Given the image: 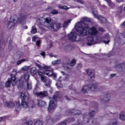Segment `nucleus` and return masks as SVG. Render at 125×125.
<instances>
[{"label": "nucleus", "instance_id": "1", "mask_svg": "<svg viewBox=\"0 0 125 125\" xmlns=\"http://www.w3.org/2000/svg\"><path fill=\"white\" fill-rule=\"evenodd\" d=\"M90 22V20L86 17L82 18L81 22L77 23L75 26V28L82 37H84L90 34L91 36H94L96 34H98V31L95 27H92L90 28L88 27Z\"/></svg>", "mask_w": 125, "mask_h": 125}, {"label": "nucleus", "instance_id": "2", "mask_svg": "<svg viewBox=\"0 0 125 125\" xmlns=\"http://www.w3.org/2000/svg\"><path fill=\"white\" fill-rule=\"evenodd\" d=\"M40 23H41V24L46 23V28L49 29V30H51L52 32H56V31H58V30H59V29L62 27V23L60 22L58 23L53 22L51 21L50 18H47L46 19L41 18Z\"/></svg>", "mask_w": 125, "mask_h": 125}, {"label": "nucleus", "instance_id": "3", "mask_svg": "<svg viewBox=\"0 0 125 125\" xmlns=\"http://www.w3.org/2000/svg\"><path fill=\"white\" fill-rule=\"evenodd\" d=\"M20 97L21 99V106L24 109H27L29 106L28 101H29V93L28 92L22 93L21 92L19 94Z\"/></svg>", "mask_w": 125, "mask_h": 125}, {"label": "nucleus", "instance_id": "4", "mask_svg": "<svg viewBox=\"0 0 125 125\" xmlns=\"http://www.w3.org/2000/svg\"><path fill=\"white\" fill-rule=\"evenodd\" d=\"M99 90L100 89L97 84H89L84 86L82 88L81 91L83 93H87L88 91H99Z\"/></svg>", "mask_w": 125, "mask_h": 125}, {"label": "nucleus", "instance_id": "5", "mask_svg": "<svg viewBox=\"0 0 125 125\" xmlns=\"http://www.w3.org/2000/svg\"><path fill=\"white\" fill-rule=\"evenodd\" d=\"M24 78L25 82L23 83H21V84H19V87H22V88H24V89H28L29 90L32 89V83L28 82V81H29V79H30V75H29V73H25L24 74Z\"/></svg>", "mask_w": 125, "mask_h": 125}, {"label": "nucleus", "instance_id": "6", "mask_svg": "<svg viewBox=\"0 0 125 125\" xmlns=\"http://www.w3.org/2000/svg\"><path fill=\"white\" fill-rule=\"evenodd\" d=\"M57 102V96L54 95L53 98H51L50 100V103L49 104V106L48 107V112L49 113H52L53 111L56 109L57 105L56 103Z\"/></svg>", "mask_w": 125, "mask_h": 125}, {"label": "nucleus", "instance_id": "7", "mask_svg": "<svg viewBox=\"0 0 125 125\" xmlns=\"http://www.w3.org/2000/svg\"><path fill=\"white\" fill-rule=\"evenodd\" d=\"M68 40L70 42H79L81 40L80 35L75 32H71L68 34Z\"/></svg>", "mask_w": 125, "mask_h": 125}, {"label": "nucleus", "instance_id": "8", "mask_svg": "<svg viewBox=\"0 0 125 125\" xmlns=\"http://www.w3.org/2000/svg\"><path fill=\"white\" fill-rule=\"evenodd\" d=\"M87 35H89V36H90V37L88 38L87 42L86 43L87 45H89V46H90L91 45H92L93 44H96L97 42L94 41L93 38H94V37H95L97 35V33H96L94 35H90V34H86V36H87Z\"/></svg>", "mask_w": 125, "mask_h": 125}, {"label": "nucleus", "instance_id": "9", "mask_svg": "<svg viewBox=\"0 0 125 125\" xmlns=\"http://www.w3.org/2000/svg\"><path fill=\"white\" fill-rule=\"evenodd\" d=\"M17 20H15L14 17H11L10 20L8 21L7 23V27L9 29H11V28H13L15 25L17 23Z\"/></svg>", "mask_w": 125, "mask_h": 125}, {"label": "nucleus", "instance_id": "10", "mask_svg": "<svg viewBox=\"0 0 125 125\" xmlns=\"http://www.w3.org/2000/svg\"><path fill=\"white\" fill-rule=\"evenodd\" d=\"M27 19V16L24 14L21 13L19 15L18 20L21 25H25L26 24V20Z\"/></svg>", "mask_w": 125, "mask_h": 125}, {"label": "nucleus", "instance_id": "11", "mask_svg": "<svg viewBox=\"0 0 125 125\" xmlns=\"http://www.w3.org/2000/svg\"><path fill=\"white\" fill-rule=\"evenodd\" d=\"M115 69L118 72H125V62L117 64Z\"/></svg>", "mask_w": 125, "mask_h": 125}, {"label": "nucleus", "instance_id": "12", "mask_svg": "<svg viewBox=\"0 0 125 125\" xmlns=\"http://www.w3.org/2000/svg\"><path fill=\"white\" fill-rule=\"evenodd\" d=\"M92 13L94 15V16L96 17V18H97V19H98L99 20H100V21H101L102 23H106L107 21L106 19L101 16L98 15L96 12L92 11Z\"/></svg>", "mask_w": 125, "mask_h": 125}, {"label": "nucleus", "instance_id": "13", "mask_svg": "<svg viewBox=\"0 0 125 125\" xmlns=\"http://www.w3.org/2000/svg\"><path fill=\"white\" fill-rule=\"evenodd\" d=\"M11 84L14 86V85L16 84V81H14L12 80V79L8 78L7 81L5 83V87H10V85H11Z\"/></svg>", "mask_w": 125, "mask_h": 125}, {"label": "nucleus", "instance_id": "14", "mask_svg": "<svg viewBox=\"0 0 125 125\" xmlns=\"http://www.w3.org/2000/svg\"><path fill=\"white\" fill-rule=\"evenodd\" d=\"M36 95L38 97H40V98H42L43 97H45L47 96V91H44L43 92H40L35 93Z\"/></svg>", "mask_w": 125, "mask_h": 125}, {"label": "nucleus", "instance_id": "15", "mask_svg": "<svg viewBox=\"0 0 125 125\" xmlns=\"http://www.w3.org/2000/svg\"><path fill=\"white\" fill-rule=\"evenodd\" d=\"M54 124L53 119L51 117H47L45 120V125H52Z\"/></svg>", "mask_w": 125, "mask_h": 125}, {"label": "nucleus", "instance_id": "16", "mask_svg": "<svg viewBox=\"0 0 125 125\" xmlns=\"http://www.w3.org/2000/svg\"><path fill=\"white\" fill-rule=\"evenodd\" d=\"M38 74L41 78V81H44L45 77H44V71L39 69L38 71Z\"/></svg>", "mask_w": 125, "mask_h": 125}, {"label": "nucleus", "instance_id": "17", "mask_svg": "<svg viewBox=\"0 0 125 125\" xmlns=\"http://www.w3.org/2000/svg\"><path fill=\"white\" fill-rule=\"evenodd\" d=\"M44 74L45 75H47V76H49L50 77V76H54L55 77H56L57 76V74L55 73H53V71L50 70H46L44 71Z\"/></svg>", "mask_w": 125, "mask_h": 125}, {"label": "nucleus", "instance_id": "18", "mask_svg": "<svg viewBox=\"0 0 125 125\" xmlns=\"http://www.w3.org/2000/svg\"><path fill=\"white\" fill-rule=\"evenodd\" d=\"M87 74L88 75L90 79L93 80L94 79V73L90 69H88L86 71Z\"/></svg>", "mask_w": 125, "mask_h": 125}, {"label": "nucleus", "instance_id": "19", "mask_svg": "<svg viewBox=\"0 0 125 125\" xmlns=\"http://www.w3.org/2000/svg\"><path fill=\"white\" fill-rule=\"evenodd\" d=\"M5 105L8 108H14L15 106V103L13 102H9L5 103Z\"/></svg>", "mask_w": 125, "mask_h": 125}, {"label": "nucleus", "instance_id": "20", "mask_svg": "<svg viewBox=\"0 0 125 125\" xmlns=\"http://www.w3.org/2000/svg\"><path fill=\"white\" fill-rule=\"evenodd\" d=\"M42 82H43V83H44V84L46 86H50V83H51V81H50V79L45 77L44 80L42 81Z\"/></svg>", "mask_w": 125, "mask_h": 125}, {"label": "nucleus", "instance_id": "21", "mask_svg": "<svg viewBox=\"0 0 125 125\" xmlns=\"http://www.w3.org/2000/svg\"><path fill=\"white\" fill-rule=\"evenodd\" d=\"M17 74V72H16V70H13V71L11 72V80H12V81H14L15 82V81L16 80V75Z\"/></svg>", "mask_w": 125, "mask_h": 125}, {"label": "nucleus", "instance_id": "22", "mask_svg": "<svg viewBox=\"0 0 125 125\" xmlns=\"http://www.w3.org/2000/svg\"><path fill=\"white\" fill-rule=\"evenodd\" d=\"M71 21H72V20L65 21L63 23V25L62 24V27H61V28H62V27H63V28H66V27L69 26V24L71 23Z\"/></svg>", "mask_w": 125, "mask_h": 125}, {"label": "nucleus", "instance_id": "23", "mask_svg": "<svg viewBox=\"0 0 125 125\" xmlns=\"http://www.w3.org/2000/svg\"><path fill=\"white\" fill-rule=\"evenodd\" d=\"M69 115H81V111L78 110H72L69 112Z\"/></svg>", "mask_w": 125, "mask_h": 125}, {"label": "nucleus", "instance_id": "24", "mask_svg": "<svg viewBox=\"0 0 125 125\" xmlns=\"http://www.w3.org/2000/svg\"><path fill=\"white\" fill-rule=\"evenodd\" d=\"M30 74L32 76H35L37 74V68L32 67L30 69Z\"/></svg>", "mask_w": 125, "mask_h": 125}, {"label": "nucleus", "instance_id": "25", "mask_svg": "<svg viewBox=\"0 0 125 125\" xmlns=\"http://www.w3.org/2000/svg\"><path fill=\"white\" fill-rule=\"evenodd\" d=\"M104 101H102V104H106L110 100V96L106 95L104 97Z\"/></svg>", "mask_w": 125, "mask_h": 125}, {"label": "nucleus", "instance_id": "26", "mask_svg": "<svg viewBox=\"0 0 125 125\" xmlns=\"http://www.w3.org/2000/svg\"><path fill=\"white\" fill-rule=\"evenodd\" d=\"M38 104L40 107H43L45 105V102L42 100H39L38 101Z\"/></svg>", "mask_w": 125, "mask_h": 125}, {"label": "nucleus", "instance_id": "27", "mask_svg": "<svg viewBox=\"0 0 125 125\" xmlns=\"http://www.w3.org/2000/svg\"><path fill=\"white\" fill-rule=\"evenodd\" d=\"M120 119L122 121H125V111H122L120 114Z\"/></svg>", "mask_w": 125, "mask_h": 125}, {"label": "nucleus", "instance_id": "28", "mask_svg": "<svg viewBox=\"0 0 125 125\" xmlns=\"http://www.w3.org/2000/svg\"><path fill=\"white\" fill-rule=\"evenodd\" d=\"M61 63H62V61L60 59L52 62V65L59 64H61Z\"/></svg>", "mask_w": 125, "mask_h": 125}, {"label": "nucleus", "instance_id": "29", "mask_svg": "<svg viewBox=\"0 0 125 125\" xmlns=\"http://www.w3.org/2000/svg\"><path fill=\"white\" fill-rule=\"evenodd\" d=\"M105 1H106L108 3V4L109 5V6L111 8H113L114 6H115V4L112 3V1L110 0H105Z\"/></svg>", "mask_w": 125, "mask_h": 125}, {"label": "nucleus", "instance_id": "30", "mask_svg": "<svg viewBox=\"0 0 125 125\" xmlns=\"http://www.w3.org/2000/svg\"><path fill=\"white\" fill-rule=\"evenodd\" d=\"M76 65V60L75 59H72L71 61V62L69 63V66L71 67H73Z\"/></svg>", "mask_w": 125, "mask_h": 125}, {"label": "nucleus", "instance_id": "31", "mask_svg": "<svg viewBox=\"0 0 125 125\" xmlns=\"http://www.w3.org/2000/svg\"><path fill=\"white\" fill-rule=\"evenodd\" d=\"M64 49L66 51H70V50L72 49V47L71 46V45H68L65 46L64 48Z\"/></svg>", "mask_w": 125, "mask_h": 125}, {"label": "nucleus", "instance_id": "32", "mask_svg": "<svg viewBox=\"0 0 125 125\" xmlns=\"http://www.w3.org/2000/svg\"><path fill=\"white\" fill-rule=\"evenodd\" d=\"M43 124V122L41 120H38L36 121L34 124V125H42Z\"/></svg>", "mask_w": 125, "mask_h": 125}, {"label": "nucleus", "instance_id": "33", "mask_svg": "<svg viewBox=\"0 0 125 125\" xmlns=\"http://www.w3.org/2000/svg\"><path fill=\"white\" fill-rule=\"evenodd\" d=\"M31 33V34H36L37 33V28L35 26H32Z\"/></svg>", "mask_w": 125, "mask_h": 125}, {"label": "nucleus", "instance_id": "34", "mask_svg": "<svg viewBox=\"0 0 125 125\" xmlns=\"http://www.w3.org/2000/svg\"><path fill=\"white\" fill-rule=\"evenodd\" d=\"M25 125H33V121L30 120H27L24 122Z\"/></svg>", "mask_w": 125, "mask_h": 125}, {"label": "nucleus", "instance_id": "35", "mask_svg": "<svg viewBox=\"0 0 125 125\" xmlns=\"http://www.w3.org/2000/svg\"><path fill=\"white\" fill-rule=\"evenodd\" d=\"M119 125V122L117 120H114L113 122H111L110 124V125Z\"/></svg>", "mask_w": 125, "mask_h": 125}, {"label": "nucleus", "instance_id": "36", "mask_svg": "<svg viewBox=\"0 0 125 125\" xmlns=\"http://www.w3.org/2000/svg\"><path fill=\"white\" fill-rule=\"evenodd\" d=\"M25 71H27V67L24 66L21 68V70L19 71V73H22V72H25Z\"/></svg>", "mask_w": 125, "mask_h": 125}, {"label": "nucleus", "instance_id": "37", "mask_svg": "<svg viewBox=\"0 0 125 125\" xmlns=\"http://www.w3.org/2000/svg\"><path fill=\"white\" fill-rule=\"evenodd\" d=\"M25 61H26V59H25L21 60L17 62V64L18 65H20V64H21V63H23V62H25Z\"/></svg>", "mask_w": 125, "mask_h": 125}, {"label": "nucleus", "instance_id": "38", "mask_svg": "<svg viewBox=\"0 0 125 125\" xmlns=\"http://www.w3.org/2000/svg\"><path fill=\"white\" fill-rule=\"evenodd\" d=\"M115 53L114 52L110 51L108 54V57H111V56H113V55H115Z\"/></svg>", "mask_w": 125, "mask_h": 125}, {"label": "nucleus", "instance_id": "39", "mask_svg": "<svg viewBox=\"0 0 125 125\" xmlns=\"http://www.w3.org/2000/svg\"><path fill=\"white\" fill-rule=\"evenodd\" d=\"M51 14H58V11H57L56 10H53L51 12Z\"/></svg>", "mask_w": 125, "mask_h": 125}, {"label": "nucleus", "instance_id": "40", "mask_svg": "<svg viewBox=\"0 0 125 125\" xmlns=\"http://www.w3.org/2000/svg\"><path fill=\"white\" fill-rule=\"evenodd\" d=\"M38 39L37 36H34L32 37V42H36Z\"/></svg>", "mask_w": 125, "mask_h": 125}, {"label": "nucleus", "instance_id": "41", "mask_svg": "<svg viewBox=\"0 0 125 125\" xmlns=\"http://www.w3.org/2000/svg\"><path fill=\"white\" fill-rule=\"evenodd\" d=\"M36 66H37V67H38V68H39V69H43V67H42V65H41L39 63H36Z\"/></svg>", "mask_w": 125, "mask_h": 125}, {"label": "nucleus", "instance_id": "42", "mask_svg": "<svg viewBox=\"0 0 125 125\" xmlns=\"http://www.w3.org/2000/svg\"><path fill=\"white\" fill-rule=\"evenodd\" d=\"M30 104L32 105L30 106L31 108H34V107L36 106V104H35V103H34L33 102H30Z\"/></svg>", "mask_w": 125, "mask_h": 125}, {"label": "nucleus", "instance_id": "43", "mask_svg": "<svg viewBox=\"0 0 125 125\" xmlns=\"http://www.w3.org/2000/svg\"><path fill=\"white\" fill-rule=\"evenodd\" d=\"M64 98L67 101H71V99H70V98H69V97L68 96H67V95H65L64 96Z\"/></svg>", "mask_w": 125, "mask_h": 125}, {"label": "nucleus", "instance_id": "44", "mask_svg": "<svg viewBox=\"0 0 125 125\" xmlns=\"http://www.w3.org/2000/svg\"><path fill=\"white\" fill-rule=\"evenodd\" d=\"M94 114H95V111H92L91 112H90V117H93V116H94Z\"/></svg>", "mask_w": 125, "mask_h": 125}, {"label": "nucleus", "instance_id": "45", "mask_svg": "<svg viewBox=\"0 0 125 125\" xmlns=\"http://www.w3.org/2000/svg\"><path fill=\"white\" fill-rule=\"evenodd\" d=\"M40 44H41V41L38 40L36 42V45H37V46H40Z\"/></svg>", "mask_w": 125, "mask_h": 125}, {"label": "nucleus", "instance_id": "46", "mask_svg": "<svg viewBox=\"0 0 125 125\" xmlns=\"http://www.w3.org/2000/svg\"><path fill=\"white\" fill-rule=\"evenodd\" d=\"M99 31H100V32H105V30L102 27H99Z\"/></svg>", "mask_w": 125, "mask_h": 125}, {"label": "nucleus", "instance_id": "47", "mask_svg": "<svg viewBox=\"0 0 125 125\" xmlns=\"http://www.w3.org/2000/svg\"><path fill=\"white\" fill-rule=\"evenodd\" d=\"M82 66L83 65H82V64H78L77 66V69L80 70V69H81V68H82Z\"/></svg>", "mask_w": 125, "mask_h": 125}, {"label": "nucleus", "instance_id": "48", "mask_svg": "<svg viewBox=\"0 0 125 125\" xmlns=\"http://www.w3.org/2000/svg\"><path fill=\"white\" fill-rule=\"evenodd\" d=\"M105 40H109L110 39V36H109V35L107 34L104 36Z\"/></svg>", "mask_w": 125, "mask_h": 125}, {"label": "nucleus", "instance_id": "49", "mask_svg": "<svg viewBox=\"0 0 125 125\" xmlns=\"http://www.w3.org/2000/svg\"><path fill=\"white\" fill-rule=\"evenodd\" d=\"M103 42H104V43H105L106 44H108L109 43V42H110V40H108V41H105L104 40L103 41Z\"/></svg>", "mask_w": 125, "mask_h": 125}, {"label": "nucleus", "instance_id": "50", "mask_svg": "<svg viewBox=\"0 0 125 125\" xmlns=\"http://www.w3.org/2000/svg\"><path fill=\"white\" fill-rule=\"evenodd\" d=\"M62 9H64V10H68L69 8H68L67 6H63Z\"/></svg>", "mask_w": 125, "mask_h": 125}, {"label": "nucleus", "instance_id": "51", "mask_svg": "<svg viewBox=\"0 0 125 125\" xmlns=\"http://www.w3.org/2000/svg\"><path fill=\"white\" fill-rule=\"evenodd\" d=\"M102 101H105V99L104 98V97L101 98L100 99V102L102 104Z\"/></svg>", "mask_w": 125, "mask_h": 125}, {"label": "nucleus", "instance_id": "52", "mask_svg": "<svg viewBox=\"0 0 125 125\" xmlns=\"http://www.w3.org/2000/svg\"><path fill=\"white\" fill-rule=\"evenodd\" d=\"M119 42V44L120 45H124V41L123 40H122L121 42Z\"/></svg>", "mask_w": 125, "mask_h": 125}, {"label": "nucleus", "instance_id": "53", "mask_svg": "<svg viewBox=\"0 0 125 125\" xmlns=\"http://www.w3.org/2000/svg\"><path fill=\"white\" fill-rule=\"evenodd\" d=\"M41 55L42 56L44 57L45 56V52H42L41 53H40Z\"/></svg>", "mask_w": 125, "mask_h": 125}, {"label": "nucleus", "instance_id": "54", "mask_svg": "<svg viewBox=\"0 0 125 125\" xmlns=\"http://www.w3.org/2000/svg\"><path fill=\"white\" fill-rule=\"evenodd\" d=\"M78 2L81 3L82 4H83V1L82 0H76Z\"/></svg>", "mask_w": 125, "mask_h": 125}, {"label": "nucleus", "instance_id": "55", "mask_svg": "<svg viewBox=\"0 0 125 125\" xmlns=\"http://www.w3.org/2000/svg\"><path fill=\"white\" fill-rule=\"evenodd\" d=\"M60 125H67V123L66 122H61L60 124Z\"/></svg>", "mask_w": 125, "mask_h": 125}, {"label": "nucleus", "instance_id": "56", "mask_svg": "<svg viewBox=\"0 0 125 125\" xmlns=\"http://www.w3.org/2000/svg\"><path fill=\"white\" fill-rule=\"evenodd\" d=\"M61 73L63 76H66V73L64 71H61Z\"/></svg>", "mask_w": 125, "mask_h": 125}, {"label": "nucleus", "instance_id": "57", "mask_svg": "<svg viewBox=\"0 0 125 125\" xmlns=\"http://www.w3.org/2000/svg\"><path fill=\"white\" fill-rule=\"evenodd\" d=\"M121 36L123 37V38H125V32L123 34H120Z\"/></svg>", "mask_w": 125, "mask_h": 125}, {"label": "nucleus", "instance_id": "58", "mask_svg": "<svg viewBox=\"0 0 125 125\" xmlns=\"http://www.w3.org/2000/svg\"><path fill=\"white\" fill-rule=\"evenodd\" d=\"M59 8H60L61 9H63V6L62 5H59Z\"/></svg>", "mask_w": 125, "mask_h": 125}, {"label": "nucleus", "instance_id": "59", "mask_svg": "<svg viewBox=\"0 0 125 125\" xmlns=\"http://www.w3.org/2000/svg\"><path fill=\"white\" fill-rule=\"evenodd\" d=\"M3 86H2V83H0V88H2Z\"/></svg>", "mask_w": 125, "mask_h": 125}, {"label": "nucleus", "instance_id": "60", "mask_svg": "<svg viewBox=\"0 0 125 125\" xmlns=\"http://www.w3.org/2000/svg\"><path fill=\"white\" fill-rule=\"evenodd\" d=\"M116 76V74H111V77L112 78H114Z\"/></svg>", "mask_w": 125, "mask_h": 125}, {"label": "nucleus", "instance_id": "61", "mask_svg": "<svg viewBox=\"0 0 125 125\" xmlns=\"http://www.w3.org/2000/svg\"><path fill=\"white\" fill-rule=\"evenodd\" d=\"M3 120V118L2 117H0V122H1Z\"/></svg>", "mask_w": 125, "mask_h": 125}, {"label": "nucleus", "instance_id": "62", "mask_svg": "<svg viewBox=\"0 0 125 125\" xmlns=\"http://www.w3.org/2000/svg\"><path fill=\"white\" fill-rule=\"evenodd\" d=\"M117 1H118V2H121V1H123V0H116Z\"/></svg>", "mask_w": 125, "mask_h": 125}, {"label": "nucleus", "instance_id": "63", "mask_svg": "<svg viewBox=\"0 0 125 125\" xmlns=\"http://www.w3.org/2000/svg\"><path fill=\"white\" fill-rule=\"evenodd\" d=\"M78 125H84V124H82V123H79V124H78Z\"/></svg>", "mask_w": 125, "mask_h": 125}, {"label": "nucleus", "instance_id": "64", "mask_svg": "<svg viewBox=\"0 0 125 125\" xmlns=\"http://www.w3.org/2000/svg\"><path fill=\"white\" fill-rule=\"evenodd\" d=\"M24 29H28V26H24Z\"/></svg>", "mask_w": 125, "mask_h": 125}]
</instances>
